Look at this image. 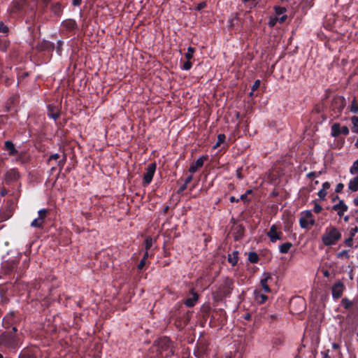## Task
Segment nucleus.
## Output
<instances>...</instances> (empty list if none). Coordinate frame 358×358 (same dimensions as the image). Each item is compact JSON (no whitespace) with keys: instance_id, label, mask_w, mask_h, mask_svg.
<instances>
[{"instance_id":"9b49d317","label":"nucleus","mask_w":358,"mask_h":358,"mask_svg":"<svg viewBox=\"0 0 358 358\" xmlns=\"http://www.w3.org/2000/svg\"><path fill=\"white\" fill-rule=\"evenodd\" d=\"M19 177V173L15 169H11L6 173V178L8 181H14Z\"/></svg>"},{"instance_id":"4be33fe9","label":"nucleus","mask_w":358,"mask_h":358,"mask_svg":"<svg viewBox=\"0 0 358 358\" xmlns=\"http://www.w3.org/2000/svg\"><path fill=\"white\" fill-rule=\"evenodd\" d=\"M350 172L352 175L358 173V159L353 163L352 166L350 169Z\"/></svg>"},{"instance_id":"393cba45","label":"nucleus","mask_w":358,"mask_h":358,"mask_svg":"<svg viewBox=\"0 0 358 358\" xmlns=\"http://www.w3.org/2000/svg\"><path fill=\"white\" fill-rule=\"evenodd\" d=\"M194 52V49L193 48L189 47L187 49V52L185 54L186 59L187 60H190L193 57Z\"/></svg>"},{"instance_id":"72a5a7b5","label":"nucleus","mask_w":358,"mask_h":358,"mask_svg":"<svg viewBox=\"0 0 358 358\" xmlns=\"http://www.w3.org/2000/svg\"><path fill=\"white\" fill-rule=\"evenodd\" d=\"M260 85V81L257 80L252 85V90L255 91Z\"/></svg>"},{"instance_id":"b1692460","label":"nucleus","mask_w":358,"mask_h":358,"mask_svg":"<svg viewBox=\"0 0 358 358\" xmlns=\"http://www.w3.org/2000/svg\"><path fill=\"white\" fill-rule=\"evenodd\" d=\"M248 259L252 263H256L258 261V256L255 252H250L248 255Z\"/></svg>"},{"instance_id":"39448f33","label":"nucleus","mask_w":358,"mask_h":358,"mask_svg":"<svg viewBox=\"0 0 358 358\" xmlns=\"http://www.w3.org/2000/svg\"><path fill=\"white\" fill-rule=\"evenodd\" d=\"M267 235L272 242H275L278 240L282 239V234L281 231L278 229L275 225H272Z\"/></svg>"},{"instance_id":"37998d69","label":"nucleus","mask_w":358,"mask_h":358,"mask_svg":"<svg viewBox=\"0 0 358 358\" xmlns=\"http://www.w3.org/2000/svg\"><path fill=\"white\" fill-rule=\"evenodd\" d=\"M73 3L74 6H78L80 3V0H73Z\"/></svg>"},{"instance_id":"423d86ee","label":"nucleus","mask_w":358,"mask_h":358,"mask_svg":"<svg viewBox=\"0 0 358 358\" xmlns=\"http://www.w3.org/2000/svg\"><path fill=\"white\" fill-rule=\"evenodd\" d=\"M341 134L348 135L349 134L348 128L345 126L341 127L340 124L338 123L334 124L331 127V135L336 137Z\"/></svg>"},{"instance_id":"3c124183","label":"nucleus","mask_w":358,"mask_h":358,"mask_svg":"<svg viewBox=\"0 0 358 358\" xmlns=\"http://www.w3.org/2000/svg\"><path fill=\"white\" fill-rule=\"evenodd\" d=\"M357 228H355V229H354V232H357Z\"/></svg>"},{"instance_id":"603ef678","label":"nucleus","mask_w":358,"mask_h":358,"mask_svg":"<svg viewBox=\"0 0 358 358\" xmlns=\"http://www.w3.org/2000/svg\"><path fill=\"white\" fill-rule=\"evenodd\" d=\"M59 165H63V162H59Z\"/></svg>"},{"instance_id":"c85d7f7f","label":"nucleus","mask_w":358,"mask_h":358,"mask_svg":"<svg viewBox=\"0 0 358 358\" xmlns=\"http://www.w3.org/2000/svg\"><path fill=\"white\" fill-rule=\"evenodd\" d=\"M326 195H327V192L324 189H321L318 192V196L322 200H324Z\"/></svg>"},{"instance_id":"79ce46f5","label":"nucleus","mask_w":358,"mask_h":358,"mask_svg":"<svg viewBox=\"0 0 358 358\" xmlns=\"http://www.w3.org/2000/svg\"><path fill=\"white\" fill-rule=\"evenodd\" d=\"M58 157H59V155H58V154H54V155H51V156L50 157V160H51V159H57Z\"/></svg>"},{"instance_id":"49530a36","label":"nucleus","mask_w":358,"mask_h":358,"mask_svg":"<svg viewBox=\"0 0 358 358\" xmlns=\"http://www.w3.org/2000/svg\"><path fill=\"white\" fill-rule=\"evenodd\" d=\"M240 199L241 200H245L246 199V194H242L241 196H240Z\"/></svg>"},{"instance_id":"412c9836","label":"nucleus","mask_w":358,"mask_h":358,"mask_svg":"<svg viewBox=\"0 0 358 358\" xmlns=\"http://www.w3.org/2000/svg\"><path fill=\"white\" fill-rule=\"evenodd\" d=\"M353 127L352 131L355 133H358V117L353 116L351 119Z\"/></svg>"},{"instance_id":"bb28decb","label":"nucleus","mask_w":358,"mask_h":358,"mask_svg":"<svg viewBox=\"0 0 358 358\" xmlns=\"http://www.w3.org/2000/svg\"><path fill=\"white\" fill-rule=\"evenodd\" d=\"M285 8L282 7H277L275 8V14L277 16L282 15L285 13Z\"/></svg>"},{"instance_id":"58836bf2","label":"nucleus","mask_w":358,"mask_h":358,"mask_svg":"<svg viewBox=\"0 0 358 358\" xmlns=\"http://www.w3.org/2000/svg\"><path fill=\"white\" fill-rule=\"evenodd\" d=\"M145 264V260H144V259H143L138 266V269H142L143 267L144 266Z\"/></svg>"},{"instance_id":"c03bdc74","label":"nucleus","mask_w":358,"mask_h":358,"mask_svg":"<svg viewBox=\"0 0 358 358\" xmlns=\"http://www.w3.org/2000/svg\"><path fill=\"white\" fill-rule=\"evenodd\" d=\"M354 203L355 206H358V196L356 198H355Z\"/></svg>"},{"instance_id":"a18cd8bd","label":"nucleus","mask_w":358,"mask_h":358,"mask_svg":"<svg viewBox=\"0 0 358 358\" xmlns=\"http://www.w3.org/2000/svg\"><path fill=\"white\" fill-rule=\"evenodd\" d=\"M323 274L324 276L328 277L329 275V273L328 271H324Z\"/></svg>"},{"instance_id":"a878e982","label":"nucleus","mask_w":358,"mask_h":358,"mask_svg":"<svg viewBox=\"0 0 358 358\" xmlns=\"http://www.w3.org/2000/svg\"><path fill=\"white\" fill-rule=\"evenodd\" d=\"M337 257L341 259H348L349 255L348 250H343L337 254Z\"/></svg>"},{"instance_id":"a19ab883","label":"nucleus","mask_w":358,"mask_h":358,"mask_svg":"<svg viewBox=\"0 0 358 358\" xmlns=\"http://www.w3.org/2000/svg\"><path fill=\"white\" fill-rule=\"evenodd\" d=\"M352 242V239L351 238L345 240V243L348 246H350Z\"/></svg>"},{"instance_id":"5701e85b","label":"nucleus","mask_w":358,"mask_h":358,"mask_svg":"<svg viewBox=\"0 0 358 358\" xmlns=\"http://www.w3.org/2000/svg\"><path fill=\"white\" fill-rule=\"evenodd\" d=\"M225 140L224 134H220L217 137V141L214 145L213 148L216 149L221 143H222Z\"/></svg>"},{"instance_id":"09e8293b","label":"nucleus","mask_w":358,"mask_h":358,"mask_svg":"<svg viewBox=\"0 0 358 358\" xmlns=\"http://www.w3.org/2000/svg\"><path fill=\"white\" fill-rule=\"evenodd\" d=\"M230 201H231V202H234V201H237V200L235 199V197H234V196H231V198H230Z\"/></svg>"},{"instance_id":"5fc2aeb1","label":"nucleus","mask_w":358,"mask_h":358,"mask_svg":"<svg viewBox=\"0 0 358 358\" xmlns=\"http://www.w3.org/2000/svg\"><path fill=\"white\" fill-rule=\"evenodd\" d=\"M238 176L240 178H241V174H240L239 173H238Z\"/></svg>"},{"instance_id":"4d7b16f0","label":"nucleus","mask_w":358,"mask_h":358,"mask_svg":"<svg viewBox=\"0 0 358 358\" xmlns=\"http://www.w3.org/2000/svg\"><path fill=\"white\" fill-rule=\"evenodd\" d=\"M0 358H3V356L2 355L0 354Z\"/></svg>"},{"instance_id":"6e6d98bb","label":"nucleus","mask_w":358,"mask_h":358,"mask_svg":"<svg viewBox=\"0 0 358 358\" xmlns=\"http://www.w3.org/2000/svg\"><path fill=\"white\" fill-rule=\"evenodd\" d=\"M185 186H186V185H185V186H184V187H182V189H185Z\"/></svg>"},{"instance_id":"e433bc0d","label":"nucleus","mask_w":358,"mask_h":358,"mask_svg":"<svg viewBox=\"0 0 358 358\" xmlns=\"http://www.w3.org/2000/svg\"><path fill=\"white\" fill-rule=\"evenodd\" d=\"M278 22H279L280 23H282V22H284L286 20L287 15H282V16H280L279 17H278Z\"/></svg>"},{"instance_id":"c9c22d12","label":"nucleus","mask_w":358,"mask_h":358,"mask_svg":"<svg viewBox=\"0 0 358 358\" xmlns=\"http://www.w3.org/2000/svg\"><path fill=\"white\" fill-rule=\"evenodd\" d=\"M343 187H344L343 184L338 183L336 187V192H340L343 189Z\"/></svg>"},{"instance_id":"4c0bfd02","label":"nucleus","mask_w":358,"mask_h":358,"mask_svg":"<svg viewBox=\"0 0 358 358\" xmlns=\"http://www.w3.org/2000/svg\"><path fill=\"white\" fill-rule=\"evenodd\" d=\"M330 187V184L328 182H324L322 185V189H324L326 192Z\"/></svg>"},{"instance_id":"dca6fc26","label":"nucleus","mask_w":358,"mask_h":358,"mask_svg":"<svg viewBox=\"0 0 358 358\" xmlns=\"http://www.w3.org/2000/svg\"><path fill=\"white\" fill-rule=\"evenodd\" d=\"M62 25L68 29H73L76 26V22L73 20H67L63 22Z\"/></svg>"},{"instance_id":"cd10ccee","label":"nucleus","mask_w":358,"mask_h":358,"mask_svg":"<svg viewBox=\"0 0 358 358\" xmlns=\"http://www.w3.org/2000/svg\"><path fill=\"white\" fill-rule=\"evenodd\" d=\"M145 249H146V250H148L152 245V239L151 238H149V237L145 239Z\"/></svg>"},{"instance_id":"0eeeda50","label":"nucleus","mask_w":358,"mask_h":358,"mask_svg":"<svg viewBox=\"0 0 358 358\" xmlns=\"http://www.w3.org/2000/svg\"><path fill=\"white\" fill-rule=\"evenodd\" d=\"M343 292V284L341 282H336L332 287V296L338 299L342 296Z\"/></svg>"},{"instance_id":"f8f14e48","label":"nucleus","mask_w":358,"mask_h":358,"mask_svg":"<svg viewBox=\"0 0 358 358\" xmlns=\"http://www.w3.org/2000/svg\"><path fill=\"white\" fill-rule=\"evenodd\" d=\"M48 109V114L49 117H50L51 118H52L54 120H57V117H59V112H58L57 108H56L55 106L49 105Z\"/></svg>"},{"instance_id":"f03ea898","label":"nucleus","mask_w":358,"mask_h":358,"mask_svg":"<svg viewBox=\"0 0 358 358\" xmlns=\"http://www.w3.org/2000/svg\"><path fill=\"white\" fill-rule=\"evenodd\" d=\"M299 223L301 228L306 229L315 224V220L313 214L309 210L303 211L301 213Z\"/></svg>"},{"instance_id":"9d476101","label":"nucleus","mask_w":358,"mask_h":358,"mask_svg":"<svg viewBox=\"0 0 358 358\" xmlns=\"http://www.w3.org/2000/svg\"><path fill=\"white\" fill-rule=\"evenodd\" d=\"M204 159H205L203 157L199 158L194 164L191 165L189 171L192 173L196 172L199 168H201L203 166Z\"/></svg>"},{"instance_id":"ddd939ff","label":"nucleus","mask_w":358,"mask_h":358,"mask_svg":"<svg viewBox=\"0 0 358 358\" xmlns=\"http://www.w3.org/2000/svg\"><path fill=\"white\" fill-rule=\"evenodd\" d=\"M348 188L353 192L358 190V176L350 180Z\"/></svg>"},{"instance_id":"de8ad7c7","label":"nucleus","mask_w":358,"mask_h":358,"mask_svg":"<svg viewBox=\"0 0 358 358\" xmlns=\"http://www.w3.org/2000/svg\"><path fill=\"white\" fill-rule=\"evenodd\" d=\"M148 250L145 252V255H144V257L143 259H144V260L146 259V258H148Z\"/></svg>"},{"instance_id":"c756f323","label":"nucleus","mask_w":358,"mask_h":358,"mask_svg":"<svg viewBox=\"0 0 358 358\" xmlns=\"http://www.w3.org/2000/svg\"><path fill=\"white\" fill-rule=\"evenodd\" d=\"M315 205H314V211L317 213H319L321 212V210H322V208L321 206H320L317 202H315L314 203Z\"/></svg>"},{"instance_id":"4468645a","label":"nucleus","mask_w":358,"mask_h":358,"mask_svg":"<svg viewBox=\"0 0 358 358\" xmlns=\"http://www.w3.org/2000/svg\"><path fill=\"white\" fill-rule=\"evenodd\" d=\"M255 300L259 303H263L267 300V296L263 294H261L258 291H255Z\"/></svg>"},{"instance_id":"864d4df0","label":"nucleus","mask_w":358,"mask_h":358,"mask_svg":"<svg viewBox=\"0 0 358 358\" xmlns=\"http://www.w3.org/2000/svg\"><path fill=\"white\" fill-rule=\"evenodd\" d=\"M345 221H348V217H346L345 218Z\"/></svg>"},{"instance_id":"6ab92c4d","label":"nucleus","mask_w":358,"mask_h":358,"mask_svg":"<svg viewBox=\"0 0 358 358\" xmlns=\"http://www.w3.org/2000/svg\"><path fill=\"white\" fill-rule=\"evenodd\" d=\"M237 252H234L231 255H229L228 260L232 265H235L237 263Z\"/></svg>"},{"instance_id":"a211bd4d","label":"nucleus","mask_w":358,"mask_h":358,"mask_svg":"<svg viewBox=\"0 0 358 358\" xmlns=\"http://www.w3.org/2000/svg\"><path fill=\"white\" fill-rule=\"evenodd\" d=\"M335 103H338V110L340 111L341 110L345 105V101L343 98L342 97H338L337 99H335Z\"/></svg>"},{"instance_id":"2f4dec72","label":"nucleus","mask_w":358,"mask_h":358,"mask_svg":"<svg viewBox=\"0 0 358 358\" xmlns=\"http://www.w3.org/2000/svg\"><path fill=\"white\" fill-rule=\"evenodd\" d=\"M351 111L355 113L358 111V106L355 103V101H353L352 103Z\"/></svg>"},{"instance_id":"7c9ffc66","label":"nucleus","mask_w":358,"mask_h":358,"mask_svg":"<svg viewBox=\"0 0 358 358\" xmlns=\"http://www.w3.org/2000/svg\"><path fill=\"white\" fill-rule=\"evenodd\" d=\"M192 67V63L189 62V60H187L183 65L182 69L184 70H189Z\"/></svg>"},{"instance_id":"ea45409f","label":"nucleus","mask_w":358,"mask_h":358,"mask_svg":"<svg viewBox=\"0 0 358 358\" xmlns=\"http://www.w3.org/2000/svg\"><path fill=\"white\" fill-rule=\"evenodd\" d=\"M192 180V176H188L186 179H185V185H187L188 183H189Z\"/></svg>"},{"instance_id":"aec40b11","label":"nucleus","mask_w":358,"mask_h":358,"mask_svg":"<svg viewBox=\"0 0 358 358\" xmlns=\"http://www.w3.org/2000/svg\"><path fill=\"white\" fill-rule=\"evenodd\" d=\"M5 148L6 150H8L10 154H14L15 152V149L14 148L13 144L10 141H6L5 143Z\"/></svg>"},{"instance_id":"2eb2a0df","label":"nucleus","mask_w":358,"mask_h":358,"mask_svg":"<svg viewBox=\"0 0 358 358\" xmlns=\"http://www.w3.org/2000/svg\"><path fill=\"white\" fill-rule=\"evenodd\" d=\"M197 299H198V295L194 293L192 294V297L187 299L186 300L185 304L189 307H192L194 305V303L197 301Z\"/></svg>"},{"instance_id":"f3484780","label":"nucleus","mask_w":358,"mask_h":358,"mask_svg":"<svg viewBox=\"0 0 358 358\" xmlns=\"http://www.w3.org/2000/svg\"><path fill=\"white\" fill-rule=\"evenodd\" d=\"M292 246V244L290 243H283L280 247V252L281 253H287L289 251V250L291 248Z\"/></svg>"},{"instance_id":"8fccbe9b","label":"nucleus","mask_w":358,"mask_h":358,"mask_svg":"<svg viewBox=\"0 0 358 358\" xmlns=\"http://www.w3.org/2000/svg\"><path fill=\"white\" fill-rule=\"evenodd\" d=\"M333 347H334V348H337L338 345H337L336 344L334 343V344H333Z\"/></svg>"},{"instance_id":"473e14b6","label":"nucleus","mask_w":358,"mask_h":358,"mask_svg":"<svg viewBox=\"0 0 358 358\" xmlns=\"http://www.w3.org/2000/svg\"><path fill=\"white\" fill-rule=\"evenodd\" d=\"M278 17H273V18H271V19L270 20L269 23H268V24H269V25H270L271 27H273V26H274V25L276 24V22H278Z\"/></svg>"},{"instance_id":"7ed1b4c3","label":"nucleus","mask_w":358,"mask_h":358,"mask_svg":"<svg viewBox=\"0 0 358 358\" xmlns=\"http://www.w3.org/2000/svg\"><path fill=\"white\" fill-rule=\"evenodd\" d=\"M48 211L46 209H41L38 212V217L35 218L31 222L32 227L41 228L43 227L45 219L47 217Z\"/></svg>"},{"instance_id":"20e7f679","label":"nucleus","mask_w":358,"mask_h":358,"mask_svg":"<svg viewBox=\"0 0 358 358\" xmlns=\"http://www.w3.org/2000/svg\"><path fill=\"white\" fill-rule=\"evenodd\" d=\"M155 170L156 164L155 163L149 164L143 176V183L145 185H147L151 182Z\"/></svg>"},{"instance_id":"6e6552de","label":"nucleus","mask_w":358,"mask_h":358,"mask_svg":"<svg viewBox=\"0 0 358 358\" xmlns=\"http://www.w3.org/2000/svg\"><path fill=\"white\" fill-rule=\"evenodd\" d=\"M272 279L271 274L264 273L263 278L260 280V285L263 288L265 292H269L271 291L268 282Z\"/></svg>"},{"instance_id":"f704fd0d","label":"nucleus","mask_w":358,"mask_h":358,"mask_svg":"<svg viewBox=\"0 0 358 358\" xmlns=\"http://www.w3.org/2000/svg\"><path fill=\"white\" fill-rule=\"evenodd\" d=\"M8 31V27L3 25L2 23H0V31L3 33H6Z\"/></svg>"},{"instance_id":"f257e3e1","label":"nucleus","mask_w":358,"mask_h":358,"mask_svg":"<svg viewBox=\"0 0 358 358\" xmlns=\"http://www.w3.org/2000/svg\"><path fill=\"white\" fill-rule=\"evenodd\" d=\"M341 238L340 231L334 226H329L325 229L322 236V241L324 245L330 246L335 245Z\"/></svg>"},{"instance_id":"1a4fd4ad","label":"nucleus","mask_w":358,"mask_h":358,"mask_svg":"<svg viewBox=\"0 0 358 358\" xmlns=\"http://www.w3.org/2000/svg\"><path fill=\"white\" fill-rule=\"evenodd\" d=\"M333 209L337 211L339 216H342L348 210V206L343 201H340L338 204L334 206Z\"/></svg>"}]
</instances>
